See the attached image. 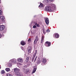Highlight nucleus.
<instances>
[{"label":"nucleus","mask_w":76,"mask_h":76,"mask_svg":"<svg viewBox=\"0 0 76 76\" xmlns=\"http://www.w3.org/2000/svg\"><path fill=\"white\" fill-rule=\"evenodd\" d=\"M56 7V5L54 4H52L49 6H47L45 7V10L46 12H52Z\"/></svg>","instance_id":"1"},{"label":"nucleus","mask_w":76,"mask_h":76,"mask_svg":"<svg viewBox=\"0 0 76 76\" xmlns=\"http://www.w3.org/2000/svg\"><path fill=\"white\" fill-rule=\"evenodd\" d=\"M16 60L15 59H13L10 60L8 63L9 67H11L13 64H16Z\"/></svg>","instance_id":"2"},{"label":"nucleus","mask_w":76,"mask_h":76,"mask_svg":"<svg viewBox=\"0 0 76 76\" xmlns=\"http://www.w3.org/2000/svg\"><path fill=\"white\" fill-rule=\"evenodd\" d=\"M14 72L17 76H22V74L21 72H19L20 69H19L14 68Z\"/></svg>","instance_id":"3"},{"label":"nucleus","mask_w":76,"mask_h":76,"mask_svg":"<svg viewBox=\"0 0 76 76\" xmlns=\"http://www.w3.org/2000/svg\"><path fill=\"white\" fill-rule=\"evenodd\" d=\"M54 0H44L43 1V3L44 4H47L48 2H51V1H54Z\"/></svg>","instance_id":"4"},{"label":"nucleus","mask_w":76,"mask_h":76,"mask_svg":"<svg viewBox=\"0 0 76 76\" xmlns=\"http://www.w3.org/2000/svg\"><path fill=\"white\" fill-rule=\"evenodd\" d=\"M45 45L46 47H50L51 45V43L49 42H46Z\"/></svg>","instance_id":"5"},{"label":"nucleus","mask_w":76,"mask_h":76,"mask_svg":"<svg viewBox=\"0 0 76 76\" xmlns=\"http://www.w3.org/2000/svg\"><path fill=\"white\" fill-rule=\"evenodd\" d=\"M53 37H55V38H59V35L57 33H55L53 34Z\"/></svg>","instance_id":"6"},{"label":"nucleus","mask_w":76,"mask_h":76,"mask_svg":"<svg viewBox=\"0 0 76 76\" xmlns=\"http://www.w3.org/2000/svg\"><path fill=\"white\" fill-rule=\"evenodd\" d=\"M37 51L36 50V53H34V54L32 55V61H34V58H35V56H36V54H37Z\"/></svg>","instance_id":"7"},{"label":"nucleus","mask_w":76,"mask_h":76,"mask_svg":"<svg viewBox=\"0 0 76 76\" xmlns=\"http://www.w3.org/2000/svg\"><path fill=\"white\" fill-rule=\"evenodd\" d=\"M29 69H24V72L26 74L28 73V72H29Z\"/></svg>","instance_id":"8"},{"label":"nucleus","mask_w":76,"mask_h":76,"mask_svg":"<svg viewBox=\"0 0 76 76\" xmlns=\"http://www.w3.org/2000/svg\"><path fill=\"white\" fill-rule=\"evenodd\" d=\"M39 39V38H38V37L37 36H36V39L34 40V44H37V41H38Z\"/></svg>","instance_id":"9"},{"label":"nucleus","mask_w":76,"mask_h":76,"mask_svg":"<svg viewBox=\"0 0 76 76\" xmlns=\"http://www.w3.org/2000/svg\"><path fill=\"white\" fill-rule=\"evenodd\" d=\"M18 62L20 63H23V59L21 58H18L17 59Z\"/></svg>","instance_id":"10"},{"label":"nucleus","mask_w":76,"mask_h":76,"mask_svg":"<svg viewBox=\"0 0 76 76\" xmlns=\"http://www.w3.org/2000/svg\"><path fill=\"white\" fill-rule=\"evenodd\" d=\"M45 20L46 24L48 25V23H49V20H48V18H46Z\"/></svg>","instance_id":"11"},{"label":"nucleus","mask_w":76,"mask_h":76,"mask_svg":"<svg viewBox=\"0 0 76 76\" xmlns=\"http://www.w3.org/2000/svg\"><path fill=\"white\" fill-rule=\"evenodd\" d=\"M4 25L0 26V31H3L4 29Z\"/></svg>","instance_id":"12"},{"label":"nucleus","mask_w":76,"mask_h":76,"mask_svg":"<svg viewBox=\"0 0 76 76\" xmlns=\"http://www.w3.org/2000/svg\"><path fill=\"white\" fill-rule=\"evenodd\" d=\"M46 61H47V59L45 58H43V60H42V62L45 64V63H46Z\"/></svg>","instance_id":"13"},{"label":"nucleus","mask_w":76,"mask_h":76,"mask_svg":"<svg viewBox=\"0 0 76 76\" xmlns=\"http://www.w3.org/2000/svg\"><path fill=\"white\" fill-rule=\"evenodd\" d=\"M31 48L29 47L28 48V51L29 53H31Z\"/></svg>","instance_id":"14"},{"label":"nucleus","mask_w":76,"mask_h":76,"mask_svg":"<svg viewBox=\"0 0 76 76\" xmlns=\"http://www.w3.org/2000/svg\"><path fill=\"white\" fill-rule=\"evenodd\" d=\"M41 62V61L39 60V59H38L37 61V64H39Z\"/></svg>","instance_id":"15"},{"label":"nucleus","mask_w":76,"mask_h":76,"mask_svg":"<svg viewBox=\"0 0 76 76\" xmlns=\"http://www.w3.org/2000/svg\"><path fill=\"white\" fill-rule=\"evenodd\" d=\"M0 19L1 20H3L4 19V17L3 16V15H1L0 16Z\"/></svg>","instance_id":"16"},{"label":"nucleus","mask_w":76,"mask_h":76,"mask_svg":"<svg viewBox=\"0 0 76 76\" xmlns=\"http://www.w3.org/2000/svg\"><path fill=\"white\" fill-rule=\"evenodd\" d=\"M21 44L22 45H25L26 44V43L23 41H22L21 42Z\"/></svg>","instance_id":"17"},{"label":"nucleus","mask_w":76,"mask_h":76,"mask_svg":"<svg viewBox=\"0 0 76 76\" xmlns=\"http://www.w3.org/2000/svg\"><path fill=\"white\" fill-rule=\"evenodd\" d=\"M37 70V68H35L33 70V71L32 72V74H33V73H34L35 72H36V70Z\"/></svg>","instance_id":"18"},{"label":"nucleus","mask_w":76,"mask_h":76,"mask_svg":"<svg viewBox=\"0 0 76 76\" xmlns=\"http://www.w3.org/2000/svg\"><path fill=\"white\" fill-rule=\"evenodd\" d=\"M44 37L42 36V38L41 41V42L42 43V42H44Z\"/></svg>","instance_id":"19"},{"label":"nucleus","mask_w":76,"mask_h":76,"mask_svg":"<svg viewBox=\"0 0 76 76\" xmlns=\"http://www.w3.org/2000/svg\"><path fill=\"white\" fill-rule=\"evenodd\" d=\"M43 4L42 3H41L40 5L39 6V7L42 8L43 7Z\"/></svg>","instance_id":"20"},{"label":"nucleus","mask_w":76,"mask_h":76,"mask_svg":"<svg viewBox=\"0 0 76 76\" xmlns=\"http://www.w3.org/2000/svg\"><path fill=\"white\" fill-rule=\"evenodd\" d=\"M5 70L7 72H9L10 71V68H6Z\"/></svg>","instance_id":"21"},{"label":"nucleus","mask_w":76,"mask_h":76,"mask_svg":"<svg viewBox=\"0 0 76 76\" xmlns=\"http://www.w3.org/2000/svg\"><path fill=\"white\" fill-rule=\"evenodd\" d=\"M1 74H4V73H5V71L4 70H2L1 72Z\"/></svg>","instance_id":"22"},{"label":"nucleus","mask_w":76,"mask_h":76,"mask_svg":"<svg viewBox=\"0 0 76 76\" xmlns=\"http://www.w3.org/2000/svg\"><path fill=\"white\" fill-rule=\"evenodd\" d=\"M35 25H36V26H37V27H39L40 26H39V24H37V23H36L35 24Z\"/></svg>","instance_id":"23"},{"label":"nucleus","mask_w":76,"mask_h":76,"mask_svg":"<svg viewBox=\"0 0 76 76\" xmlns=\"http://www.w3.org/2000/svg\"><path fill=\"white\" fill-rule=\"evenodd\" d=\"M28 60H29V58L27 57L26 60V62L27 63V62H28Z\"/></svg>","instance_id":"24"},{"label":"nucleus","mask_w":76,"mask_h":76,"mask_svg":"<svg viewBox=\"0 0 76 76\" xmlns=\"http://www.w3.org/2000/svg\"><path fill=\"white\" fill-rule=\"evenodd\" d=\"M7 76H12V75L10 74H7Z\"/></svg>","instance_id":"25"},{"label":"nucleus","mask_w":76,"mask_h":76,"mask_svg":"<svg viewBox=\"0 0 76 76\" xmlns=\"http://www.w3.org/2000/svg\"><path fill=\"white\" fill-rule=\"evenodd\" d=\"M2 13H3V12H2L1 10H0V15H2Z\"/></svg>","instance_id":"26"},{"label":"nucleus","mask_w":76,"mask_h":76,"mask_svg":"<svg viewBox=\"0 0 76 76\" xmlns=\"http://www.w3.org/2000/svg\"><path fill=\"white\" fill-rule=\"evenodd\" d=\"M46 32H50V30H49V29H48L47 30Z\"/></svg>","instance_id":"27"},{"label":"nucleus","mask_w":76,"mask_h":76,"mask_svg":"<svg viewBox=\"0 0 76 76\" xmlns=\"http://www.w3.org/2000/svg\"><path fill=\"white\" fill-rule=\"evenodd\" d=\"M33 28H37V26L35 25H34L33 26Z\"/></svg>","instance_id":"28"},{"label":"nucleus","mask_w":76,"mask_h":76,"mask_svg":"<svg viewBox=\"0 0 76 76\" xmlns=\"http://www.w3.org/2000/svg\"><path fill=\"white\" fill-rule=\"evenodd\" d=\"M37 56H36L35 59L34 61H36V60H37Z\"/></svg>","instance_id":"29"},{"label":"nucleus","mask_w":76,"mask_h":76,"mask_svg":"<svg viewBox=\"0 0 76 76\" xmlns=\"http://www.w3.org/2000/svg\"><path fill=\"white\" fill-rule=\"evenodd\" d=\"M31 39H28V42H31Z\"/></svg>","instance_id":"30"},{"label":"nucleus","mask_w":76,"mask_h":76,"mask_svg":"<svg viewBox=\"0 0 76 76\" xmlns=\"http://www.w3.org/2000/svg\"><path fill=\"white\" fill-rule=\"evenodd\" d=\"M2 37V35L0 33V38H1V37Z\"/></svg>","instance_id":"31"},{"label":"nucleus","mask_w":76,"mask_h":76,"mask_svg":"<svg viewBox=\"0 0 76 76\" xmlns=\"http://www.w3.org/2000/svg\"><path fill=\"white\" fill-rule=\"evenodd\" d=\"M18 64H19L20 65H22V64H21L19 63H18Z\"/></svg>","instance_id":"32"},{"label":"nucleus","mask_w":76,"mask_h":76,"mask_svg":"<svg viewBox=\"0 0 76 76\" xmlns=\"http://www.w3.org/2000/svg\"><path fill=\"white\" fill-rule=\"evenodd\" d=\"M21 49H22V50H23V47H21Z\"/></svg>","instance_id":"33"},{"label":"nucleus","mask_w":76,"mask_h":76,"mask_svg":"<svg viewBox=\"0 0 76 76\" xmlns=\"http://www.w3.org/2000/svg\"><path fill=\"white\" fill-rule=\"evenodd\" d=\"M42 66H44V65H45V64H42Z\"/></svg>","instance_id":"34"},{"label":"nucleus","mask_w":76,"mask_h":76,"mask_svg":"<svg viewBox=\"0 0 76 76\" xmlns=\"http://www.w3.org/2000/svg\"><path fill=\"white\" fill-rule=\"evenodd\" d=\"M31 64V62H29V65H30V64Z\"/></svg>","instance_id":"35"},{"label":"nucleus","mask_w":76,"mask_h":76,"mask_svg":"<svg viewBox=\"0 0 76 76\" xmlns=\"http://www.w3.org/2000/svg\"><path fill=\"white\" fill-rule=\"evenodd\" d=\"M0 3H1V1L0 0Z\"/></svg>","instance_id":"36"},{"label":"nucleus","mask_w":76,"mask_h":76,"mask_svg":"<svg viewBox=\"0 0 76 76\" xmlns=\"http://www.w3.org/2000/svg\"><path fill=\"white\" fill-rule=\"evenodd\" d=\"M1 69V67H0V69Z\"/></svg>","instance_id":"37"}]
</instances>
